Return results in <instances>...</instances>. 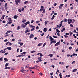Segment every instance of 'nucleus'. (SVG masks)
Wrapping results in <instances>:
<instances>
[{
    "label": "nucleus",
    "mask_w": 78,
    "mask_h": 78,
    "mask_svg": "<svg viewBox=\"0 0 78 78\" xmlns=\"http://www.w3.org/2000/svg\"><path fill=\"white\" fill-rule=\"evenodd\" d=\"M61 27H62V24H59V28H61Z\"/></svg>",
    "instance_id": "obj_44"
},
{
    "label": "nucleus",
    "mask_w": 78,
    "mask_h": 78,
    "mask_svg": "<svg viewBox=\"0 0 78 78\" xmlns=\"http://www.w3.org/2000/svg\"><path fill=\"white\" fill-rule=\"evenodd\" d=\"M69 33H66V35H69Z\"/></svg>",
    "instance_id": "obj_52"
},
{
    "label": "nucleus",
    "mask_w": 78,
    "mask_h": 78,
    "mask_svg": "<svg viewBox=\"0 0 78 78\" xmlns=\"http://www.w3.org/2000/svg\"><path fill=\"white\" fill-rule=\"evenodd\" d=\"M33 28V29L34 30H35V26H33V27H32Z\"/></svg>",
    "instance_id": "obj_42"
},
{
    "label": "nucleus",
    "mask_w": 78,
    "mask_h": 78,
    "mask_svg": "<svg viewBox=\"0 0 78 78\" xmlns=\"http://www.w3.org/2000/svg\"><path fill=\"white\" fill-rule=\"evenodd\" d=\"M51 75V76H52V75H53V73H50Z\"/></svg>",
    "instance_id": "obj_57"
},
{
    "label": "nucleus",
    "mask_w": 78,
    "mask_h": 78,
    "mask_svg": "<svg viewBox=\"0 0 78 78\" xmlns=\"http://www.w3.org/2000/svg\"><path fill=\"white\" fill-rule=\"evenodd\" d=\"M11 30H7V32L5 33V34H8L9 33H11Z\"/></svg>",
    "instance_id": "obj_8"
},
{
    "label": "nucleus",
    "mask_w": 78,
    "mask_h": 78,
    "mask_svg": "<svg viewBox=\"0 0 78 78\" xmlns=\"http://www.w3.org/2000/svg\"><path fill=\"white\" fill-rule=\"evenodd\" d=\"M8 20H9V21L7 23V24H11V23H12V20L11 19V18L9 17L8 18Z\"/></svg>",
    "instance_id": "obj_1"
},
{
    "label": "nucleus",
    "mask_w": 78,
    "mask_h": 78,
    "mask_svg": "<svg viewBox=\"0 0 78 78\" xmlns=\"http://www.w3.org/2000/svg\"><path fill=\"white\" fill-rule=\"evenodd\" d=\"M20 26H18L17 30H19L20 28Z\"/></svg>",
    "instance_id": "obj_32"
},
{
    "label": "nucleus",
    "mask_w": 78,
    "mask_h": 78,
    "mask_svg": "<svg viewBox=\"0 0 78 78\" xmlns=\"http://www.w3.org/2000/svg\"><path fill=\"white\" fill-rule=\"evenodd\" d=\"M15 2H16V5H19V4H18V3H20V0H15Z\"/></svg>",
    "instance_id": "obj_2"
},
{
    "label": "nucleus",
    "mask_w": 78,
    "mask_h": 78,
    "mask_svg": "<svg viewBox=\"0 0 78 78\" xmlns=\"http://www.w3.org/2000/svg\"><path fill=\"white\" fill-rule=\"evenodd\" d=\"M40 56L41 57H42V56H43V55H42V53L40 52Z\"/></svg>",
    "instance_id": "obj_47"
},
{
    "label": "nucleus",
    "mask_w": 78,
    "mask_h": 78,
    "mask_svg": "<svg viewBox=\"0 0 78 78\" xmlns=\"http://www.w3.org/2000/svg\"><path fill=\"white\" fill-rule=\"evenodd\" d=\"M65 37L66 38L67 37H69V36H66V35H64Z\"/></svg>",
    "instance_id": "obj_41"
},
{
    "label": "nucleus",
    "mask_w": 78,
    "mask_h": 78,
    "mask_svg": "<svg viewBox=\"0 0 78 78\" xmlns=\"http://www.w3.org/2000/svg\"><path fill=\"white\" fill-rule=\"evenodd\" d=\"M69 33H70V36H71V34H73V33L71 32V31H70V32H69Z\"/></svg>",
    "instance_id": "obj_45"
},
{
    "label": "nucleus",
    "mask_w": 78,
    "mask_h": 78,
    "mask_svg": "<svg viewBox=\"0 0 78 78\" xmlns=\"http://www.w3.org/2000/svg\"><path fill=\"white\" fill-rule=\"evenodd\" d=\"M48 21H45L44 22V23L45 25H47V23H48Z\"/></svg>",
    "instance_id": "obj_24"
},
{
    "label": "nucleus",
    "mask_w": 78,
    "mask_h": 78,
    "mask_svg": "<svg viewBox=\"0 0 78 78\" xmlns=\"http://www.w3.org/2000/svg\"><path fill=\"white\" fill-rule=\"evenodd\" d=\"M23 71H24V69H22L20 70L21 72H22V73H24Z\"/></svg>",
    "instance_id": "obj_27"
},
{
    "label": "nucleus",
    "mask_w": 78,
    "mask_h": 78,
    "mask_svg": "<svg viewBox=\"0 0 78 78\" xmlns=\"http://www.w3.org/2000/svg\"><path fill=\"white\" fill-rule=\"evenodd\" d=\"M26 68H28L29 67V64H27L26 66Z\"/></svg>",
    "instance_id": "obj_31"
},
{
    "label": "nucleus",
    "mask_w": 78,
    "mask_h": 78,
    "mask_svg": "<svg viewBox=\"0 0 78 78\" xmlns=\"http://www.w3.org/2000/svg\"><path fill=\"white\" fill-rule=\"evenodd\" d=\"M62 73H60V74H59V76L60 77V76H62Z\"/></svg>",
    "instance_id": "obj_49"
},
{
    "label": "nucleus",
    "mask_w": 78,
    "mask_h": 78,
    "mask_svg": "<svg viewBox=\"0 0 78 78\" xmlns=\"http://www.w3.org/2000/svg\"><path fill=\"white\" fill-rule=\"evenodd\" d=\"M43 31L44 32H46V31H47V28H44V29Z\"/></svg>",
    "instance_id": "obj_23"
},
{
    "label": "nucleus",
    "mask_w": 78,
    "mask_h": 78,
    "mask_svg": "<svg viewBox=\"0 0 78 78\" xmlns=\"http://www.w3.org/2000/svg\"><path fill=\"white\" fill-rule=\"evenodd\" d=\"M9 45H12V43H11V42H9Z\"/></svg>",
    "instance_id": "obj_48"
},
{
    "label": "nucleus",
    "mask_w": 78,
    "mask_h": 78,
    "mask_svg": "<svg viewBox=\"0 0 78 78\" xmlns=\"http://www.w3.org/2000/svg\"><path fill=\"white\" fill-rule=\"evenodd\" d=\"M41 59H42V58L40 57L39 58V59H38L39 61V62H41L42 61V60H41Z\"/></svg>",
    "instance_id": "obj_16"
},
{
    "label": "nucleus",
    "mask_w": 78,
    "mask_h": 78,
    "mask_svg": "<svg viewBox=\"0 0 78 78\" xmlns=\"http://www.w3.org/2000/svg\"><path fill=\"white\" fill-rule=\"evenodd\" d=\"M8 41V39H5L4 41V42H7Z\"/></svg>",
    "instance_id": "obj_58"
},
{
    "label": "nucleus",
    "mask_w": 78,
    "mask_h": 78,
    "mask_svg": "<svg viewBox=\"0 0 78 78\" xmlns=\"http://www.w3.org/2000/svg\"><path fill=\"white\" fill-rule=\"evenodd\" d=\"M26 25L25 24V23H24L22 24L21 27H22V28H25V27H26Z\"/></svg>",
    "instance_id": "obj_4"
},
{
    "label": "nucleus",
    "mask_w": 78,
    "mask_h": 78,
    "mask_svg": "<svg viewBox=\"0 0 78 78\" xmlns=\"http://www.w3.org/2000/svg\"><path fill=\"white\" fill-rule=\"evenodd\" d=\"M68 22L69 24H70V23H71V22H69V20H68Z\"/></svg>",
    "instance_id": "obj_53"
},
{
    "label": "nucleus",
    "mask_w": 78,
    "mask_h": 78,
    "mask_svg": "<svg viewBox=\"0 0 78 78\" xmlns=\"http://www.w3.org/2000/svg\"><path fill=\"white\" fill-rule=\"evenodd\" d=\"M20 44L21 46H22V45H23V43H20Z\"/></svg>",
    "instance_id": "obj_50"
},
{
    "label": "nucleus",
    "mask_w": 78,
    "mask_h": 78,
    "mask_svg": "<svg viewBox=\"0 0 78 78\" xmlns=\"http://www.w3.org/2000/svg\"><path fill=\"white\" fill-rule=\"evenodd\" d=\"M55 16L54 15H53V16L51 18V20H53V19H54V18H55Z\"/></svg>",
    "instance_id": "obj_14"
},
{
    "label": "nucleus",
    "mask_w": 78,
    "mask_h": 78,
    "mask_svg": "<svg viewBox=\"0 0 78 78\" xmlns=\"http://www.w3.org/2000/svg\"><path fill=\"white\" fill-rule=\"evenodd\" d=\"M28 32H30V30L27 29L26 30V31H25V33H26V34H27V33Z\"/></svg>",
    "instance_id": "obj_9"
},
{
    "label": "nucleus",
    "mask_w": 78,
    "mask_h": 78,
    "mask_svg": "<svg viewBox=\"0 0 78 78\" xmlns=\"http://www.w3.org/2000/svg\"><path fill=\"white\" fill-rule=\"evenodd\" d=\"M49 39H50V41H51L54 40V39H53V38H52V37L51 36L50 37Z\"/></svg>",
    "instance_id": "obj_11"
},
{
    "label": "nucleus",
    "mask_w": 78,
    "mask_h": 78,
    "mask_svg": "<svg viewBox=\"0 0 78 78\" xmlns=\"http://www.w3.org/2000/svg\"><path fill=\"white\" fill-rule=\"evenodd\" d=\"M18 17V16L17 15H15L14 16V19H16Z\"/></svg>",
    "instance_id": "obj_13"
},
{
    "label": "nucleus",
    "mask_w": 78,
    "mask_h": 78,
    "mask_svg": "<svg viewBox=\"0 0 78 78\" xmlns=\"http://www.w3.org/2000/svg\"><path fill=\"white\" fill-rule=\"evenodd\" d=\"M77 69H74L73 70V72H76Z\"/></svg>",
    "instance_id": "obj_19"
},
{
    "label": "nucleus",
    "mask_w": 78,
    "mask_h": 78,
    "mask_svg": "<svg viewBox=\"0 0 78 78\" xmlns=\"http://www.w3.org/2000/svg\"><path fill=\"white\" fill-rule=\"evenodd\" d=\"M34 22V20H32L31 21V23H33Z\"/></svg>",
    "instance_id": "obj_51"
},
{
    "label": "nucleus",
    "mask_w": 78,
    "mask_h": 78,
    "mask_svg": "<svg viewBox=\"0 0 78 78\" xmlns=\"http://www.w3.org/2000/svg\"><path fill=\"white\" fill-rule=\"evenodd\" d=\"M54 6H56V5H57V4H56V3H54Z\"/></svg>",
    "instance_id": "obj_54"
},
{
    "label": "nucleus",
    "mask_w": 78,
    "mask_h": 78,
    "mask_svg": "<svg viewBox=\"0 0 78 78\" xmlns=\"http://www.w3.org/2000/svg\"><path fill=\"white\" fill-rule=\"evenodd\" d=\"M72 47H70L69 48V50H72Z\"/></svg>",
    "instance_id": "obj_46"
},
{
    "label": "nucleus",
    "mask_w": 78,
    "mask_h": 78,
    "mask_svg": "<svg viewBox=\"0 0 78 78\" xmlns=\"http://www.w3.org/2000/svg\"><path fill=\"white\" fill-rule=\"evenodd\" d=\"M56 31L57 32H58V33H60V31H59V30H58V28L56 29Z\"/></svg>",
    "instance_id": "obj_21"
},
{
    "label": "nucleus",
    "mask_w": 78,
    "mask_h": 78,
    "mask_svg": "<svg viewBox=\"0 0 78 78\" xmlns=\"http://www.w3.org/2000/svg\"><path fill=\"white\" fill-rule=\"evenodd\" d=\"M46 44H47V43H45L43 45V47H45V45H46Z\"/></svg>",
    "instance_id": "obj_36"
},
{
    "label": "nucleus",
    "mask_w": 78,
    "mask_h": 78,
    "mask_svg": "<svg viewBox=\"0 0 78 78\" xmlns=\"http://www.w3.org/2000/svg\"><path fill=\"white\" fill-rule=\"evenodd\" d=\"M73 36H74V38H76L77 37L76 36H75V34H73Z\"/></svg>",
    "instance_id": "obj_38"
},
{
    "label": "nucleus",
    "mask_w": 78,
    "mask_h": 78,
    "mask_svg": "<svg viewBox=\"0 0 78 78\" xmlns=\"http://www.w3.org/2000/svg\"><path fill=\"white\" fill-rule=\"evenodd\" d=\"M51 43H56V41H51Z\"/></svg>",
    "instance_id": "obj_18"
},
{
    "label": "nucleus",
    "mask_w": 78,
    "mask_h": 78,
    "mask_svg": "<svg viewBox=\"0 0 78 78\" xmlns=\"http://www.w3.org/2000/svg\"><path fill=\"white\" fill-rule=\"evenodd\" d=\"M7 49L9 50H11L12 48L11 47H8L7 48Z\"/></svg>",
    "instance_id": "obj_12"
},
{
    "label": "nucleus",
    "mask_w": 78,
    "mask_h": 78,
    "mask_svg": "<svg viewBox=\"0 0 78 78\" xmlns=\"http://www.w3.org/2000/svg\"><path fill=\"white\" fill-rule=\"evenodd\" d=\"M44 8V7L43 6H41V9H40V11L41 12H42L43 11V9Z\"/></svg>",
    "instance_id": "obj_6"
},
{
    "label": "nucleus",
    "mask_w": 78,
    "mask_h": 78,
    "mask_svg": "<svg viewBox=\"0 0 78 78\" xmlns=\"http://www.w3.org/2000/svg\"><path fill=\"white\" fill-rule=\"evenodd\" d=\"M73 56H77V54H75V53H73Z\"/></svg>",
    "instance_id": "obj_26"
},
{
    "label": "nucleus",
    "mask_w": 78,
    "mask_h": 78,
    "mask_svg": "<svg viewBox=\"0 0 78 78\" xmlns=\"http://www.w3.org/2000/svg\"><path fill=\"white\" fill-rule=\"evenodd\" d=\"M15 41V39L13 38L12 39V41Z\"/></svg>",
    "instance_id": "obj_55"
},
{
    "label": "nucleus",
    "mask_w": 78,
    "mask_h": 78,
    "mask_svg": "<svg viewBox=\"0 0 78 78\" xmlns=\"http://www.w3.org/2000/svg\"><path fill=\"white\" fill-rule=\"evenodd\" d=\"M64 4H60V5L59 7V9H60L61 8H62V7L63 6V5H64Z\"/></svg>",
    "instance_id": "obj_7"
},
{
    "label": "nucleus",
    "mask_w": 78,
    "mask_h": 78,
    "mask_svg": "<svg viewBox=\"0 0 78 78\" xmlns=\"http://www.w3.org/2000/svg\"><path fill=\"white\" fill-rule=\"evenodd\" d=\"M35 40H36V39H37V37H35L34 38Z\"/></svg>",
    "instance_id": "obj_63"
},
{
    "label": "nucleus",
    "mask_w": 78,
    "mask_h": 78,
    "mask_svg": "<svg viewBox=\"0 0 78 78\" xmlns=\"http://www.w3.org/2000/svg\"><path fill=\"white\" fill-rule=\"evenodd\" d=\"M7 5H8V4H7V3H6L5 4L4 6H5V9H7L8 8V7H7V6H7Z\"/></svg>",
    "instance_id": "obj_10"
},
{
    "label": "nucleus",
    "mask_w": 78,
    "mask_h": 78,
    "mask_svg": "<svg viewBox=\"0 0 78 78\" xmlns=\"http://www.w3.org/2000/svg\"><path fill=\"white\" fill-rule=\"evenodd\" d=\"M18 11L20 12H21V10H20V9H19Z\"/></svg>",
    "instance_id": "obj_62"
},
{
    "label": "nucleus",
    "mask_w": 78,
    "mask_h": 78,
    "mask_svg": "<svg viewBox=\"0 0 78 78\" xmlns=\"http://www.w3.org/2000/svg\"><path fill=\"white\" fill-rule=\"evenodd\" d=\"M28 3V1H26V2H24V4H27V3Z\"/></svg>",
    "instance_id": "obj_33"
},
{
    "label": "nucleus",
    "mask_w": 78,
    "mask_h": 78,
    "mask_svg": "<svg viewBox=\"0 0 78 78\" xmlns=\"http://www.w3.org/2000/svg\"><path fill=\"white\" fill-rule=\"evenodd\" d=\"M64 22H67L68 21V20H67V19H66V18H65L64 19Z\"/></svg>",
    "instance_id": "obj_30"
},
{
    "label": "nucleus",
    "mask_w": 78,
    "mask_h": 78,
    "mask_svg": "<svg viewBox=\"0 0 78 78\" xmlns=\"http://www.w3.org/2000/svg\"><path fill=\"white\" fill-rule=\"evenodd\" d=\"M5 69H11V67H5Z\"/></svg>",
    "instance_id": "obj_17"
},
{
    "label": "nucleus",
    "mask_w": 78,
    "mask_h": 78,
    "mask_svg": "<svg viewBox=\"0 0 78 78\" xmlns=\"http://www.w3.org/2000/svg\"><path fill=\"white\" fill-rule=\"evenodd\" d=\"M24 9H25V8H23V9H21V11H24Z\"/></svg>",
    "instance_id": "obj_56"
},
{
    "label": "nucleus",
    "mask_w": 78,
    "mask_h": 78,
    "mask_svg": "<svg viewBox=\"0 0 78 78\" xmlns=\"http://www.w3.org/2000/svg\"><path fill=\"white\" fill-rule=\"evenodd\" d=\"M0 61H3V57H2V58H0Z\"/></svg>",
    "instance_id": "obj_37"
},
{
    "label": "nucleus",
    "mask_w": 78,
    "mask_h": 78,
    "mask_svg": "<svg viewBox=\"0 0 78 78\" xmlns=\"http://www.w3.org/2000/svg\"><path fill=\"white\" fill-rule=\"evenodd\" d=\"M36 52L35 51H30V52L32 53H35Z\"/></svg>",
    "instance_id": "obj_29"
},
{
    "label": "nucleus",
    "mask_w": 78,
    "mask_h": 78,
    "mask_svg": "<svg viewBox=\"0 0 78 78\" xmlns=\"http://www.w3.org/2000/svg\"><path fill=\"white\" fill-rule=\"evenodd\" d=\"M53 54H51L50 55V58H52V57H53Z\"/></svg>",
    "instance_id": "obj_34"
},
{
    "label": "nucleus",
    "mask_w": 78,
    "mask_h": 78,
    "mask_svg": "<svg viewBox=\"0 0 78 78\" xmlns=\"http://www.w3.org/2000/svg\"><path fill=\"white\" fill-rule=\"evenodd\" d=\"M45 9H44L43 10V12H42V13H45Z\"/></svg>",
    "instance_id": "obj_25"
},
{
    "label": "nucleus",
    "mask_w": 78,
    "mask_h": 78,
    "mask_svg": "<svg viewBox=\"0 0 78 78\" xmlns=\"http://www.w3.org/2000/svg\"><path fill=\"white\" fill-rule=\"evenodd\" d=\"M70 26H71V27H73V25L72 24H70Z\"/></svg>",
    "instance_id": "obj_43"
},
{
    "label": "nucleus",
    "mask_w": 78,
    "mask_h": 78,
    "mask_svg": "<svg viewBox=\"0 0 78 78\" xmlns=\"http://www.w3.org/2000/svg\"><path fill=\"white\" fill-rule=\"evenodd\" d=\"M65 31V28H63L62 30H61V32H63Z\"/></svg>",
    "instance_id": "obj_20"
},
{
    "label": "nucleus",
    "mask_w": 78,
    "mask_h": 78,
    "mask_svg": "<svg viewBox=\"0 0 78 78\" xmlns=\"http://www.w3.org/2000/svg\"><path fill=\"white\" fill-rule=\"evenodd\" d=\"M26 21H27V20H23L22 21V22L23 23H25V22H26Z\"/></svg>",
    "instance_id": "obj_22"
},
{
    "label": "nucleus",
    "mask_w": 78,
    "mask_h": 78,
    "mask_svg": "<svg viewBox=\"0 0 78 78\" xmlns=\"http://www.w3.org/2000/svg\"><path fill=\"white\" fill-rule=\"evenodd\" d=\"M8 63H6V64L5 65V66L6 67H7V66H8Z\"/></svg>",
    "instance_id": "obj_40"
},
{
    "label": "nucleus",
    "mask_w": 78,
    "mask_h": 78,
    "mask_svg": "<svg viewBox=\"0 0 78 78\" xmlns=\"http://www.w3.org/2000/svg\"><path fill=\"white\" fill-rule=\"evenodd\" d=\"M18 56H19V57H21V56H22V55H18Z\"/></svg>",
    "instance_id": "obj_64"
},
{
    "label": "nucleus",
    "mask_w": 78,
    "mask_h": 78,
    "mask_svg": "<svg viewBox=\"0 0 78 78\" xmlns=\"http://www.w3.org/2000/svg\"><path fill=\"white\" fill-rule=\"evenodd\" d=\"M27 25H28V24H30V21H28L26 23H24Z\"/></svg>",
    "instance_id": "obj_15"
},
{
    "label": "nucleus",
    "mask_w": 78,
    "mask_h": 78,
    "mask_svg": "<svg viewBox=\"0 0 78 78\" xmlns=\"http://www.w3.org/2000/svg\"><path fill=\"white\" fill-rule=\"evenodd\" d=\"M8 52H7L4 55H8Z\"/></svg>",
    "instance_id": "obj_60"
},
{
    "label": "nucleus",
    "mask_w": 78,
    "mask_h": 78,
    "mask_svg": "<svg viewBox=\"0 0 78 78\" xmlns=\"http://www.w3.org/2000/svg\"><path fill=\"white\" fill-rule=\"evenodd\" d=\"M0 51L2 53H3V50Z\"/></svg>",
    "instance_id": "obj_61"
},
{
    "label": "nucleus",
    "mask_w": 78,
    "mask_h": 78,
    "mask_svg": "<svg viewBox=\"0 0 78 78\" xmlns=\"http://www.w3.org/2000/svg\"><path fill=\"white\" fill-rule=\"evenodd\" d=\"M57 35L58 36H60V34H59V33H58Z\"/></svg>",
    "instance_id": "obj_59"
},
{
    "label": "nucleus",
    "mask_w": 78,
    "mask_h": 78,
    "mask_svg": "<svg viewBox=\"0 0 78 78\" xmlns=\"http://www.w3.org/2000/svg\"><path fill=\"white\" fill-rule=\"evenodd\" d=\"M53 37H54V38H58L57 36H55L54 35L53 36Z\"/></svg>",
    "instance_id": "obj_39"
},
{
    "label": "nucleus",
    "mask_w": 78,
    "mask_h": 78,
    "mask_svg": "<svg viewBox=\"0 0 78 78\" xmlns=\"http://www.w3.org/2000/svg\"><path fill=\"white\" fill-rule=\"evenodd\" d=\"M30 39L32 38L33 37H34V35L33 34H31L29 36Z\"/></svg>",
    "instance_id": "obj_5"
},
{
    "label": "nucleus",
    "mask_w": 78,
    "mask_h": 78,
    "mask_svg": "<svg viewBox=\"0 0 78 78\" xmlns=\"http://www.w3.org/2000/svg\"><path fill=\"white\" fill-rule=\"evenodd\" d=\"M4 60L5 61H8V59L6 58H4Z\"/></svg>",
    "instance_id": "obj_28"
},
{
    "label": "nucleus",
    "mask_w": 78,
    "mask_h": 78,
    "mask_svg": "<svg viewBox=\"0 0 78 78\" xmlns=\"http://www.w3.org/2000/svg\"><path fill=\"white\" fill-rule=\"evenodd\" d=\"M26 53H27V52H23L22 53H21V54H22V55H23V54H26Z\"/></svg>",
    "instance_id": "obj_35"
},
{
    "label": "nucleus",
    "mask_w": 78,
    "mask_h": 78,
    "mask_svg": "<svg viewBox=\"0 0 78 78\" xmlns=\"http://www.w3.org/2000/svg\"><path fill=\"white\" fill-rule=\"evenodd\" d=\"M60 45V41H59V42H58L57 43L55 44V47H57L58 45Z\"/></svg>",
    "instance_id": "obj_3"
}]
</instances>
